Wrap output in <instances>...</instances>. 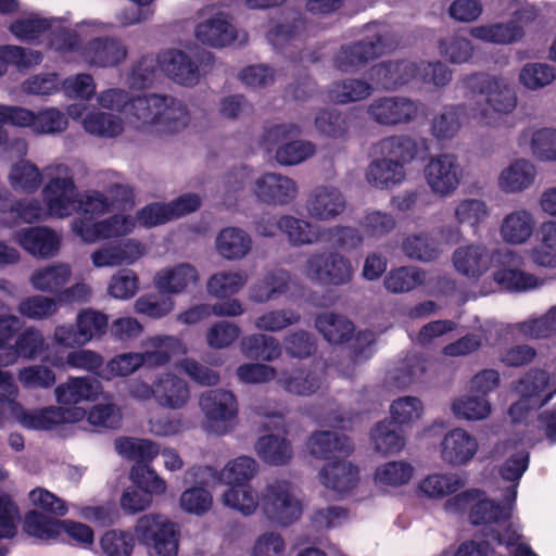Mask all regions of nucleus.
Wrapping results in <instances>:
<instances>
[{
  "label": "nucleus",
  "instance_id": "5701e85b",
  "mask_svg": "<svg viewBox=\"0 0 556 556\" xmlns=\"http://www.w3.org/2000/svg\"><path fill=\"white\" fill-rule=\"evenodd\" d=\"M479 441L462 427L448 430L439 445L441 460L452 467L469 465L479 452Z\"/></svg>",
  "mask_w": 556,
  "mask_h": 556
},
{
  "label": "nucleus",
  "instance_id": "8fccbe9b",
  "mask_svg": "<svg viewBox=\"0 0 556 556\" xmlns=\"http://www.w3.org/2000/svg\"><path fill=\"white\" fill-rule=\"evenodd\" d=\"M217 253L225 260L245 257L252 249L250 235L238 227H227L219 231L215 240Z\"/></svg>",
  "mask_w": 556,
  "mask_h": 556
},
{
  "label": "nucleus",
  "instance_id": "bf43d9fd",
  "mask_svg": "<svg viewBox=\"0 0 556 556\" xmlns=\"http://www.w3.org/2000/svg\"><path fill=\"white\" fill-rule=\"evenodd\" d=\"M370 443L381 455L399 454L405 447L406 440L388 420L378 422L370 432Z\"/></svg>",
  "mask_w": 556,
  "mask_h": 556
},
{
  "label": "nucleus",
  "instance_id": "2eb2a0df",
  "mask_svg": "<svg viewBox=\"0 0 556 556\" xmlns=\"http://www.w3.org/2000/svg\"><path fill=\"white\" fill-rule=\"evenodd\" d=\"M302 274L320 285L341 286L353 276L350 261L339 253H314L308 256Z\"/></svg>",
  "mask_w": 556,
  "mask_h": 556
},
{
  "label": "nucleus",
  "instance_id": "9d476101",
  "mask_svg": "<svg viewBox=\"0 0 556 556\" xmlns=\"http://www.w3.org/2000/svg\"><path fill=\"white\" fill-rule=\"evenodd\" d=\"M85 417L86 408L83 406L50 405L26 409L22 404H14L11 419L27 430L52 431L63 425L80 422Z\"/></svg>",
  "mask_w": 556,
  "mask_h": 556
},
{
  "label": "nucleus",
  "instance_id": "a18cd8bd",
  "mask_svg": "<svg viewBox=\"0 0 556 556\" xmlns=\"http://www.w3.org/2000/svg\"><path fill=\"white\" fill-rule=\"evenodd\" d=\"M10 188L17 193L34 194L42 186V172L30 160L13 161L5 175Z\"/></svg>",
  "mask_w": 556,
  "mask_h": 556
},
{
  "label": "nucleus",
  "instance_id": "f8f14e48",
  "mask_svg": "<svg viewBox=\"0 0 556 556\" xmlns=\"http://www.w3.org/2000/svg\"><path fill=\"white\" fill-rule=\"evenodd\" d=\"M365 40L342 46L334 56V66L341 72H355L368 61L381 55L387 49L384 29L372 24L367 27Z\"/></svg>",
  "mask_w": 556,
  "mask_h": 556
},
{
  "label": "nucleus",
  "instance_id": "13d9d810",
  "mask_svg": "<svg viewBox=\"0 0 556 556\" xmlns=\"http://www.w3.org/2000/svg\"><path fill=\"white\" fill-rule=\"evenodd\" d=\"M541 245L529 251L531 261L543 267H556V219L544 220L539 227Z\"/></svg>",
  "mask_w": 556,
  "mask_h": 556
},
{
  "label": "nucleus",
  "instance_id": "9b49d317",
  "mask_svg": "<svg viewBox=\"0 0 556 556\" xmlns=\"http://www.w3.org/2000/svg\"><path fill=\"white\" fill-rule=\"evenodd\" d=\"M199 407L204 416V428L214 434L230 432L238 416V402L228 390L214 389L201 393Z\"/></svg>",
  "mask_w": 556,
  "mask_h": 556
},
{
  "label": "nucleus",
  "instance_id": "680f3d73",
  "mask_svg": "<svg viewBox=\"0 0 556 556\" xmlns=\"http://www.w3.org/2000/svg\"><path fill=\"white\" fill-rule=\"evenodd\" d=\"M402 251L412 260L431 262L440 256L442 247L429 233H412L403 240Z\"/></svg>",
  "mask_w": 556,
  "mask_h": 556
},
{
  "label": "nucleus",
  "instance_id": "7ed1b4c3",
  "mask_svg": "<svg viewBox=\"0 0 556 556\" xmlns=\"http://www.w3.org/2000/svg\"><path fill=\"white\" fill-rule=\"evenodd\" d=\"M9 31L17 40L29 43L39 42L46 37L48 48L62 55L79 52L76 34L70 31L60 18H46L29 12L12 21Z\"/></svg>",
  "mask_w": 556,
  "mask_h": 556
},
{
  "label": "nucleus",
  "instance_id": "0e129e2a",
  "mask_svg": "<svg viewBox=\"0 0 556 556\" xmlns=\"http://www.w3.org/2000/svg\"><path fill=\"white\" fill-rule=\"evenodd\" d=\"M258 472L257 462L250 456L229 460L220 470L218 479L226 485L249 483Z\"/></svg>",
  "mask_w": 556,
  "mask_h": 556
},
{
  "label": "nucleus",
  "instance_id": "49530a36",
  "mask_svg": "<svg viewBox=\"0 0 556 556\" xmlns=\"http://www.w3.org/2000/svg\"><path fill=\"white\" fill-rule=\"evenodd\" d=\"M469 35L486 43L508 46L520 41L525 31L516 21H508L473 26Z\"/></svg>",
  "mask_w": 556,
  "mask_h": 556
},
{
  "label": "nucleus",
  "instance_id": "e2e57ef3",
  "mask_svg": "<svg viewBox=\"0 0 556 556\" xmlns=\"http://www.w3.org/2000/svg\"><path fill=\"white\" fill-rule=\"evenodd\" d=\"M467 121V113L463 106H446L433 117L431 132L437 139H451L455 137Z\"/></svg>",
  "mask_w": 556,
  "mask_h": 556
},
{
  "label": "nucleus",
  "instance_id": "423d86ee",
  "mask_svg": "<svg viewBox=\"0 0 556 556\" xmlns=\"http://www.w3.org/2000/svg\"><path fill=\"white\" fill-rule=\"evenodd\" d=\"M304 507L300 488L288 479L271 480L261 492L264 515L280 527H288L300 520Z\"/></svg>",
  "mask_w": 556,
  "mask_h": 556
},
{
  "label": "nucleus",
  "instance_id": "2f4dec72",
  "mask_svg": "<svg viewBox=\"0 0 556 556\" xmlns=\"http://www.w3.org/2000/svg\"><path fill=\"white\" fill-rule=\"evenodd\" d=\"M130 199L129 190L119 185L110 188L105 193L98 190H88L83 194L79 193L77 211L81 213V216L77 218L89 220L110 212L114 207H119V202H127Z\"/></svg>",
  "mask_w": 556,
  "mask_h": 556
},
{
  "label": "nucleus",
  "instance_id": "ddd939ff",
  "mask_svg": "<svg viewBox=\"0 0 556 556\" xmlns=\"http://www.w3.org/2000/svg\"><path fill=\"white\" fill-rule=\"evenodd\" d=\"M300 134V128L292 124H281L271 127L266 135V141L275 144V160L282 166L298 165L315 153V146L306 140H291Z\"/></svg>",
  "mask_w": 556,
  "mask_h": 556
},
{
  "label": "nucleus",
  "instance_id": "72a5a7b5",
  "mask_svg": "<svg viewBox=\"0 0 556 556\" xmlns=\"http://www.w3.org/2000/svg\"><path fill=\"white\" fill-rule=\"evenodd\" d=\"M538 177L536 166L527 157L511 160L498 173L496 184L505 194H518L530 189Z\"/></svg>",
  "mask_w": 556,
  "mask_h": 556
},
{
  "label": "nucleus",
  "instance_id": "aec40b11",
  "mask_svg": "<svg viewBox=\"0 0 556 556\" xmlns=\"http://www.w3.org/2000/svg\"><path fill=\"white\" fill-rule=\"evenodd\" d=\"M498 255L500 250L490 249L481 242H471L455 249L452 264L460 276L477 280L491 269Z\"/></svg>",
  "mask_w": 556,
  "mask_h": 556
},
{
  "label": "nucleus",
  "instance_id": "c03bdc74",
  "mask_svg": "<svg viewBox=\"0 0 556 556\" xmlns=\"http://www.w3.org/2000/svg\"><path fill=\"white\" fill-rule=\"evenodd\" d=\"M365 177L371 187L389 190L405 181L406 170L401 162L383 156L368 165Z\"/></svg>",
  "mask_w": 556,
  "mask_h": 556
},
{
  "label": "nucleus",
  "instance_id": "6e6552de",
  "mask_svg": "<svg viewBox=\"0 0 556 556\" xmlns=\"http://www.w3.org/2000/svg\"><path fill=\"white\" fill-rule=\"evenodd\" d=\"M491 457L505 459L498 467V473L504 481L510 483L507 488L506 493L504 495V505H498L494 503L495 507L500 509H507L508 515L505 518H501L498 521H506L511 514L513 504L517 497V488L519 484V480L522 475L526 472L529 466V452L526 450L525 445L517 441H500L497 442L491 451ZM498 525L500 522H495Z\"/></svg>",
  "mask_w": 556,
  "mask_h": 556
},
{
  "label": "nucleus",
  "instance_id": "a19ab883",
  "mask_svg": "<svg viewBox=\"0 0 556 556\" xmlns=\"http://www.w3.org/2000/svg\"><path fill=\"white\" fill-rule=\"evenodd\" d=\"M415 472L414 465L407 460H389L376 467L372 482L377 489L389 493L408 485Z\"/></svg>",
  "mask_w": 556,
  "mask_h": 556
},
{
  "label": "nucleus",
  "instance_id": "ea45409f",
  "mask_svg": "<svg viewBox=\"0 0 556 556\" xmlns=\"http://www.w3.org/2000/svg\"><path fill=\"white\" fill-rule=\"evenodd\" d=\"M306 448L315 458L330 459L332 456L350 455L354 446L345 434H340L337 431L319 430L308 438Z\"/></svg>",
  "mask_w": 556,
  "mask_h": 556
},
{
  "label": "nucleus",
  "instance_id": "cd10ccee",
  "mask_svg": "<svg viewBox=\"0 0 556 556\" xmlns=\"http://www.w3.org/2000/svg\"><path fill=\"white\" fill-rule=\"evenodd\" d=\"M318 478L323 486L337 498L350 496L361 481L358 467L346 459L325 465L320 469Z\"/></svg>",
  "mask_w": 556,
  "mask_h": 556
},
{
  "label": "nucleus",
  "instance_id": "052dcab7",
  "mask_svg": "<svg viewBox=\"0 0 556 556\" xmlns=\"http://www.w3.org/2000/svg\"><path fill=\"white\" fill-rule=\"evenodd\" d=\"M242 353L251 358H261L271 362L281 355L280 342L271 336L265 333H253L247 336L241 341Z\"/></svg>",
  "mask_w": 556,
  "mask_h": 556
},
{
  "label": "nucleus",
  "instance_id": "0eeeda50",
  "mask_svg": "<svg viewBox=\"0 0 556 556\" xmlns=\"http://www.w3.org/2000/svg\"><path fill=\"white\" fill-rule=\"evenodd\" d=\"M521 399L509 408L514 422L528 421L532 410L541 407L556 393V369L551 375L544 369L529 370L517 386Z\"/></svg>",
  "mask_w": 556,
  "mask_h": 556
},
{
  "label": "nucleus",
  "instance_id": "39448f33",
  "mask_svg": "<svg viewBox=\"0 0 556 556\" xmlns=\"http://www.w3.org/2000/svg\"><path fill=\"white\" fill-rule=\"evenodd\" d=\"M47 182L41 188V199L52 218L64 219L77 212L79 190L71 166L53 162L46 168Z\"/></svg>",
  "mask_w": 556,
  "mask_h": 556
},
{
  "label": "nucleus",
  "instance_id": "de8ad7c7",
  "mask_svg": "<svg viewBox=\"0 0 556 556\" xmlns=\"http://www.w3.org/2000/svg\"><path fill=\"white\" fill-rule=\"evenodd\" d=\"M280 231L293 247L311 245L325 237L324 227L291 215L280 216Z\"/></svg>",
  "mask_w": 556,
  "mask_h": 556
},
{
  "label": "nucleus",
  "instance_id": "c85d7f7f",
  "mask_svg": "<svg viewBox=\"0 0 556 556\" xmlns=\"http://www.w3.org/2000/svg\"><path fill=\"white\" fill-rule=\"evenodd\" d=\"M101 382L89 376H70L54 389L59 406L74 407L80 403L96 402L102 394Z\"/></svg>",
  "mask_w": 556,
  "mask_h": 556
},
{
  "label": "nucleus",
  "instance_id": "603ef678",
  "mask_svg": "<svg viewBox=\"0 0 556 556\" xmlns=\"http://www.w3.org/2000/svg\"><path fill=\"white\" fill-rule=\"evenodd\" d=\"M72 277V267L66 263H54L33 271L29 282L35 290L48 293L58 292Z\"/></svg>",
  "mask_w": 556,
  "mask_h": 556
},
{
  "label": "nucleus",
  "instance_id": "79ce46f5",
  "mask_svg": "<svg viewBox=\"0 0 556 556\" xmlns=\"http://www.w3.org/2000/svg\"><path fill=\"white\" fill-rule=\"evenodd\" d=\"M141 352L144 365L159 367L167 364L172 357L186 354L187 348L181 339L175 336L157 334L148 338Z\"/></svg>",
  "mask_w": 556,
  "mask_h": 556
},
{
  "label": "nucleus",
  "instance_id": "f03ea898",
  "mask_svg": "<svg viewBox=\"0 0 556 556\" xmlns=\"http://www.w3.org/2000/svg\"><path fill=\"white\" fill-rule=\"evenodd\" d=\"M464 85L485 96L486 108L475 115L481 125L497 127L511 115L518 105L515 87L504 77L472 74L463 79Z\"/></svg>",
  "mask_w": 556,
  "mask_h": 556
},
{
  "label": "nucleus",
  "instance_id": "c9c22d12",
  "mask_svg": "<svg viewBox=\"0 0 556 556\" xmlns=\"http://www.w3.org/2000/svg\"><path fill=\"white\" fill-rule=\"evenodd\" d=\"M369 78L379 88L395 89L418 80V63L408 60L382 62L370 70Z\"/></svg>",
  "mask_w": 556,
  "mask_h": 556
},
{
  "label": "nucleus",
  "instance_id": "774afa93",
  "mask_svg": "<svg viewBox=\"0 0 556 556\" xmlns=\"http://www.w3.org/2000/svg\"><path fill=\"white\" fill-rule=\"evenodd\" d=\"M556 79V67L547 63L531 62L525 64L518 75L519 84L529 91L549 86Z\"/></svg>",
  "mask_w": 556,
  "mask_h": 556
},
{
  "label": "nucleus",
  "instance_id": "864d4df0",
  "mask_svg": "<svg viewBox=\"0 0 556 556\" xmlns=\"http://www.w3.org/2000/svg\"><path fill=\"white\" fill-rule=\"evenodd\" d=\"M254 448L257 456L271 466H283L293 457L291 443L280 435H263L256 441Z\"/></svg>",
  "mask_w": 556,
  "mask_h": 556
},
{
  "label": "nucleus",
  "instance_id": "f704fd0d",
  "mask_svg": "<svg viewBox=\"0 0 556 556\" xmlns=\"http://www.w3.org/2000/svg\"><path fill=\"white\" fill-rule=\"evenodd\" d=\"M198 269L189 263H178L161 268L153 277L154 287L167 295L182 294L199 282Z\"/></svg>",
  "mask_w": 556,
  "mask_h": 556
},
{
  "label": "nucleus",
  "instance_id": "f3484780",
  "mask_svg": "<svg viewBox=\"0 0 556 556\" xmlns=\"http://www.w3.org/2000/svg\"><path fill=\"white\" fill-rule=\"evenodd\" d=\"M136 225L135 216L126 214H115L99 222L74 218L70 224L74 235L85 243L128 236Z\"/></svg>",
  "mask_w": 556,
  "mask_h": 556
},
{
  "label": "nucleus",
  "instance_id": "a211bd4d",
  "mask_svg": "<svg viewBox=\"0 0 556 556\" xmlns=\"http://www.w3.org/2000/svg\"><path fill=\"white\" fill-rule=\"evenodd\" d=\"M251 191L263 204L286 206L298 198L299 185L292 177L268 172L254 179Z\"/></svg>",
  "mask_w": 556,
  "mask_h": 556
},
{
  "label": "nucleus",
  "instance_id": "20e7f679",
  "mask_svg": "<svg viewBox=\"0 0 556 556\" xmlns=\"http://www.w3.org/2000/svg\"><path fill=\"white\" fill-rule=\"evenodd\" d=\"M137 128L155 127L161 131H178L190 122L186 105L170 96H142L129 106Z\"/></svg>",
  "mask_w": 556,
  "mask_h": 556
},
{
  "label": "nucleus",
  "instance_id": "473e14b6",
  "mask_svg": "<svg viewBox=\"0 0 556 556\" xmlns=\"http://www.w3.org/2000/svg\"><path fill=\"white\" fill-rule=\"evenodd\" d=\"M517 144L539 162L556 163V127L527 126L519 131Z\"/></svg>",
  "mask_w": 556,
  "mask_h": 556
},
{
  "label": "nucleus",
  "instance_id": "bb28decb",
  "mask_svg": "<svg viewBox=\"0 0 556 556\" xmlns=\"http://www.w3.org/2000/svg\"><path fill=\"white\" fill-rule=\"evenodd\" d=\"M194 36L202 45L212 48H223L235 41L247 40L245 35L240 37L229 16L223 12L207 15L197 25Z\"/></svg>",
  "mask_w": 556,
  "mask_h": 556
},
{
  "label": "nucleus",
  "instance_id": "e433bc0d",
  "mask_svg": "<svg viewBox=\"0 0 556 556\" xmlns=\"http://www.w3.org/2000/svg\"><path fill=\"white\" fill-rule=\"evenodd\" d=\"M16 240L24 250L39 258L53 257L61 247V237L47 226L24 229L17 233Z\"/></svg>",
  "mask_w": 556,
  "mask_h": 556
},
{
  "label": "nucleus",
  "instance_id": "4468645a",
  "mask_svg": "<svg viewBox=\"0 0 556 556\" xmlns=\"http://www.w3.org/2000/svg\"><path fill=\"white\" fill-rule=\"evenodd\" d=\"M425 179L435 195L451 197L460 186L464 177L458 157L453 153H440L430 157L425 166Z\"/></svg>",
  "mask_w": 556,
  "mask_h": 556
},
{
  "label": "nucleus",
  "instance_id": "4be33fe9",
  "mask_svg": "<svg viewBox=\"0 0 556 556\" xmlns=\"http://www.w3.org/2000/svg\"><path fill=\"white\" fill-rule=\"evenodd\" d=\"M67 114L74 121L79 119L86 132L99 138H115L125 129V124L119 116L101 112L86 104L68 105Z\"/></svg>",
  "mask_w": 556,
  "mask_h": 556
},
{
  "label": "nucleus",
  "instance_id": "09e8293b",
  "mask_svg": "<svg viewBox=\"0 0 556 556\" xmlns=\"http://www.w3.org/2000/svg\"><path fill=\"white\" fill-rule=\"evenodd\" d=\"M492 207L481 198H463L453 204V219L458 226H468L473 232L490 218Z\"/></svg>",
  "mask_w": 556,
  "mask_h": 556
},
{
  "label": "nucleus",
  "instance_id": "b1692460",
  "mask_svg": "<svg viewBox=\"0 0 556 556\" xmlns=\"http://www.w3.org/2000/svg\"><path fill=\"white\" fill-rule=\"evenodd\" d=\"M519 258L520 255L515 251H500V255L496 258L498 267L493 273V279L501 289L525 292L542 285V281L534 275L514 267Z\"/></svg>",
  "mask_w": 556,
  "mask_h": 556
},
{
  "label": "nucleus",
  "instance_id": "1a4fd4ad",
  "mask_svg": "<svg viewBox=\"0 0 556 556\" xmlns=\"http://www.w3.org/2000/svg\"><path fill=\"white\" fill-rule=\"evenodd\" d=\"M139 541L152 548L157 556H176L179 548L180 527L166 516L148 514L135 526Z\"/></svg>",
  "mask_w": 556,
  "mask_h": 556
},
{
  "label": "nucleus",
  "instance_id": "a878e982",
  "mask_svg": "<svg viewBox=\"0 0 556 556\" xmlns=\"http://www.w3.org/2000/svg\"><path fill=\"white\" fill-rule=\"evenodd\" d=\"M146 253V245L140 240L129 238L101 245L90 254V260L96 268L129 266L143 257Z\"/></svg>",
  "mask_w": 556,
  "mask_h": 556
},
{
  "label": "nucleus",
  "instance_id": "3c124183",
  "mask_svg": "<svg viewBox=\"0 0 556 556\" xmlns=\"http://www.w3.org/2000/svg\"><path fill=\"white\" fill-rule=\"evenodd\" d=\"M277 383L291 394L309 396L323 388L325 378L321 371L300 369L293 372H281Z\"/></svg>",
  "mask_w": 556,
  "mask_h": 556
},
{
  "label": "nucleus",
  "instance_id": "7c9ffc66",
  "mask_svg": "<svg viewBox=\"0 0 556 556\" xmlns=\"http://www.w3.org/2000/svg\"><path fill=\"white\" fill-rule=\"evenodd\" d=\"M162 73L177 85L194 87L201 79L197 62L180 49H167L160 53Z\"/></svg>",
  "mask_w": 556,
  "mask_h": 556
},
{
  "label": "nucleus",
  "instance_id": "338daca9",
  "mask_svg": "<svg viewBox=\"0 0 556 556\" xmlns=\"http://www.w3.org/2000/svg\"><path fill=\"white\" fill-rule=\"evenodd\" d=\"M301 319V315L292 308H273L262 311L254 319V327L262 332H280Z\"/></svg>",
  "mask_w": 556,
  "mask_h": 556
},
{
  "label": "nucleus",
  "instance_id": "f257e3e1",
  "mask_svg": "<svg viewBox=\"0 0 556 556\" xmlns=\"http://www.w3.org/2000/svg\"><path fill=\"white\" fill-rule=\"evenodd\" d=\"M466 484L463 475L454 471L432 472L419 480L416 493L420 498L444 502L443 509L447 514L458 515L467 510L475 525L498 522L508 515L507 509H500L494 502L486 498L479 489H468L457 493Z\"/></svg>",
  "mask_w": 556,
  "mask_h": 556
},
{
  "label": "nucleus",
  "instance_id": "6ab92c4d",
  "mask_svg": "<svg viewBox=\"0 0 556 556\" xmlns=\"http://www.w3.org/2000/svg\"><path fill=\"white\" fill-rule=\"evenodd\" d=\"M421 113V104L406 97H381L367 108V114L374 122L383 126L408 124Z\"/></svg>",
  "mask_w": 556,
  "mask_h": 556
},
{
  "label": "nucleus",
  "instance_id": "4c0bfd02",
  "mask_svg": "<svg viewBox=\"0 0 556 556\" xmlns=\"http://www.w3.org/2000/svg\"><path fill=\"white\" fill-rule=\"evenodd\" d=\"M84 61L99 67L116 66L128 55L127 47L114 38H97L80 52Z\"/></svg>",
  "mask_w": 556,
  "mask_h": 556
},
{
  "label": "nucleus",
  "instance_id": "69168bd1",
  "mask_svg": "<svg viewBox=\"0 0 556 556\" xmlns=\"http://www.w3.org/2000/svg\"><path fill=\"white\" fill-rule=\"evenodd\" d=\"M425 270L415 266L391 269L384 278V287L392 293H404L416 289L426 281Z\"/></svg>",
  "mask_w": 556,
  "mask_h": 556
},
{
  "label": "nucleus",
  "instance_id": "c756f323",
  "mask_svg": "<svg viewBox=\"0 0 556 556\" xmlns=\"http://www.w3.org/2000/svg\"><path fill=\"white\" fill-rule=\"evenodd\" d=\"M535 229V215L526 207H518L503 215L498 235L505 244L519 247L531 241Z\"/></svg>",
  "mask_w": 556,
  "mask_h": 556
},
{
  "label": "nucleus",
  "instance_id": "412c9836",
  "mask_svg": "<svg viewBox=\"0 0 556 556\" xmlns=\"http://www.w3.org/2000/svg\"><path fill=\"white\" fill-rule=\"evenodd\" d=\"M68 114L58 108L48 106L35 112L28 108L15 105L14 126L28 128L35 135H56L68 127Z\"/></svg>",
  "mask_w": 556,
  "mask_h": 556
},
{
  "label": "nucleus",
  "instance_id": "58836bf2",
  "mask_svg": "<svg viewBox=\"0 0 556 556\" xmlns=\"http://www.w3.org/2000/svg\"><path fill=\"white\" fill-rule=\"evenodd\" d=\"M378 152L403 164L410 163L428 150V140L424 138H412L408 136H390L380 140L377 144Z\"/></svg>",
  "mask_w": 556,
  "mask_h": 556
},
{
  "label": "nucleus",
  "instance_id": "5fc2aeb1",
  "mask_svg": "<svg viewBox=\"0 0 556 556\" xmlns=\"http://www.w3.org/2000/svg\"><path fill=\"white\" fill-rule=\"evenodd\" d=\"M290 275L285 270L267 274L250 289L249 299L255 303H266L278 299L289 289Z\"/></svg>",
  "mask_w": 556,
  "mask_h": 556
},
{
  "label": "nucleus",
  "instance_id": "393cba45",
  "mask_svg": "<svg viewBox=\"0 0 556 556\" xmlns=\"http://www.w3.org/2000/svg\"><path fill=\"white\" fill-rule=\"evenodd\" d=\"M346 207V200L339 188L332 185L314 187L305 201L307 215L315 220L330 222L339 217Z\"/></svg>",
  "mask_w": 556,
  "mask_h": 556
},
{
  "label": "nucleus",
  "instance_id": "6e6d98bb",
  "mask_svg": "<svg viewBox=\"0 0 556 556\" xmlns=\"http://www.w3.org/2000/svg\"><path fill=\"white\" fill-rule=\"evenodd\" d=\"M229 488L222 495V503L242 514L253 515L261 506V495L249 483L228 485Z\"/></svg>",
  "mask_w": 556,
  "mask_h": 556
},
{
  "label": "nucleus",
  "instance_id": "dca6fc26",
  "mask_svg": "<svg viewBox=\"0 0 556 556\" xmlns=\"http://www.w3.org/2000/svg\"><path fill=\"white\" fill-rule=\"evenodd\" d=\"M136 225L135 216L126 214H115L99 222L74 218L70 224L74 235L85 243L128 236Z\"/></svg>",
  "mask_w": 556,
  "mask_h": 556
},
{
  "label": "nucleus",
  "instance_id": "4d7b16f0",
  "mask_svg": "<svg viewBox=\"0 0 556 556\" xmlns=\"http://www.w3.org/2000/svg\"><path fill=\"white\" fill-rule=\"evenodd\" d=\"M248 282V275L242 269H223L213 274L207 282L208 294L224 299L238 293Z\"/></svg>",
  "mask_w": 556,
  "mask_h": 556
},
{
  "label": "nucleus",
  "instance_id": "37998d69",
  "mask_svg": "<svg viewBox=\"0 0 556 556\" xmlns=\"http://www.w3.org/2000/svg\"><path fill=\"white\" fill-rule=\"evenodd\" d=\"M190 400L188 383L172 374H163L155 380V402L168 409H181Z\"/></svg>",
  "mask_w": 556,
  "mask_h": 556
}]
</instances>
